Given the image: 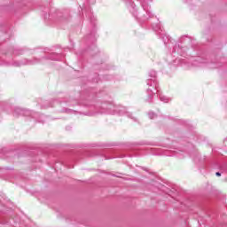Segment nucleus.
Listing matches in <instances>:
<instances>
[{
    "instance_id": "39448f33",
    "label": "nucleus",
    "mask_w": 227,
    "mask_h": 227,
    "mask_svg": "<svg viewBox=\"0 0 227 227\" xmlns=\"http://www.w3.org/2000/svg\"><path fill=\"white\" fill-rule=\"evenodd\" d=\"M216 176H221V173L216 172Z\"/></svg>"
},
{
    "instance_id": "f257e3e1",
    "label": "nucleus",
    "mask_w": 227,
    "mask_h": 227,
    "mask_svg": "<svg viewBox=\"0 0 227 227\" xmlns=\"http://www.w3.org/2000/svg\"><path fill=\"white\" fill-rule=\"evenodd\" d=\"M139 1L143 10L139 12H137V9L136 8V4L132 2V0H124L125 4L129 10L130 13L133 15L137 20H142L145 22V20H149V19H152L153 17V13H152V11H150V4L149 3H152V0H137Z\"/></svg>"
},
{
    "instance_id": "7ed1b4c3",
    "label": "nucleus",
    "mask_w": 227,
    "mask_h": 227,
    "mask_svg": "<svg viewBox=\"0 0 227 227\" xmlns=\"http://www.w3.org/2000/svg\"><path fill=\"white\" fill-rule=\"evenodd\" d=\"M90 22L93 26V28L95 29V27H97V19L95 18L90 19Z\"/></svg>"
},
{
    "instance_id": "f03ea898",
    "label": "nucleus",
    "mask_w": 227,
    "mask_h": 227,
    "mask_svg": "<svg viewBox=\"0 0 227 227\" xmlns=\"http://www.w3.org/2000/svg\"><path fill=\"white\" fill-rule=\"evenodd\" d=\"M162 24H160V21H157L156 24L153 25V29H162Z\"/></svg>"
},
{
    "instance_id": "20e7f679",
    "label": "nucleus",
    "mask_w": 227,
    "mask_h": 227,
    "mask_svg": "<svg viewBox=\"0 0 227 227\" xmlns=\"http://www.w3.org/2000/svg\"><path fill=\"white\" fill-rule=\"evenodd\" d=\"M90 0H84L83 5L82 7L84 8V6H86V3H89Z\"/></svg>"
}]
</instances>
